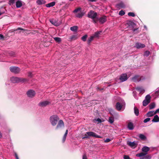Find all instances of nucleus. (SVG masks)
Wrapping results in <instances>:
<instances>
[{
	"mask_svg": "<svg viewBox=\"0 0 159 159\" xmlns=\"http://www.w3.org/2000/svg\"><path fill=\"white\" fill-rule=\"evenodd\" d=\"M136 89L139 91L140 93H141L142 94H143L145 92V90L140 87H138L136 88Z\"/></svg>",
	"mask_w": 159,
	"mask_h": 159,
	"instance_id": "22",
	"label": "nucleus"
},
{
	"mask_svg": "<svg viewBox=\"0 0 159 159\" xmlns=\"http://www.w3.org/2000/svg\"><path fill=\"white\" fill-rule=\"evenodd\" d=\"M88 35L87 34H85L81 38L82 40L84 42L86 40V39Z\"/></svg>",
	"mask_w": 159,
	"mask_h": 159,
	"instance_id": "38",
	"label": "nucleus"
},
{
	"mask_svg": "<svg viewBox=\"0 0 159 159\" xmlns=\"http://www.w3.org/2000/svg\"><path fill=\"white\" fill-rule=\"evenodd\" d=\"M143 78L142 77H140L139 76L136 75L132 78V80L134 82H139L142 80L143 79Z\"/></svg>",
	"mask_w": 159,
	"mask_h": 159,
	"instance_id": "11",
	"label": "nucleus"
},
{
	"mask_svg": "<svg viewBox=\"0 0 159 159\" xmlns=\"http://www.w3.org/2000/svg\"><path fill=\"white\" fill-rule=\"evenodd\" d=\"M36 2L39 5H42L45 3L46 2L43 0H37Z\"/></svg>",
	"mask_w": 159,
	"mask_h": 159,
	"instance_id": "23",
	"label": "nucleus"
},
{
	"mask_svg": "<svg viewBox=\"0 0 159 159\" xmlns=\"http://www.w3.org/2000/svg\"><path fill=\"white\" fill-rule=\"evenodd\" d=\"M94 39V38L93 37V36L92 35L88 39L87 41L88 43L89 44L91 43V42Z\"/></svg>",
	"mask_w": 159,
	"mask_h": 159,
	"instance_id": "26",
	"label": "nucleus"
},
{
	"mask_svg": "<svg viewBox=\"0 0 159 159\" xmlns=\"http://www.w3.org/2000/svg\"><path fill=\"white\" fill-rule=\"evenodd\" d=\"M96 20L100 24H103L107 20V17L105 16H102L100 18H98Z\"/></svg>",
	"mask_w": 159,
	"mask_h": 159,
	"instance_id": "6",
	"label": "nucleus"
},
{
	"mask_svg": "<svg viewBox=\"0 0 159 159\" xmlns=\"http://www.w3.org/2000/svg\"><path fill=\"white\" fill-rule=\"evenodd\" d=\"M146 155V153H145L144 152H141L137 154L136 155V156L137 157H142L145 156Z\"/></svg>",
	"mask_w": 159,
	"mask_h": 159,
	"instance_id": "30",
	"label": "nucleus"
},
{
	"mask_svg": "<svg viewBox=\"0 0 159 159\" xmlns=\"http://www.w3.org/2000/svg\"><path fill=\"white\" fill-rule=\"evenodd\" d=\"M26 79L16 77H12L11 78V81L13 83H17L20 82H24Z\"/></svg>",
	"mask_w": 159,
	"mask_h": 159,
	"instance_id": "4",
	"label": "nucleus"
},
{
	"mask_svg": "<svg viewBox=\"0 0 159 159\" xmlns=\"http://www.w3.org/2000/svg\"><path fill=\"white\" fill-rule=\"evenodd\" d=\"M151 158V156L150 155H148L145 156L143 158H140V159H150Z\"/></svg>",
	"mask_w": 159,
	"mask_h": 159,
	"instance_id": "40",
	"label": "nucleus"
},
{
	"mask_svg": "<svg viewBox=\"0 0 159 159\" xmlns=\"http://www.w3.org/2000/svg\"><path fill=\"white\" fill-rule=\"evenodd\" d=\"M15 0H9V3L10 5H13L15 2Z\"/></svg>",
	"mask_w": 159,
	"mask_h": 159,
	"instance_id": "42",
	"label": "nucleus"
},
{
	"mask_svg": "<svg viewBox=\"0 0 159 159\" xmlns=\"http://www.w3.org/2000/svg\"><path fill=\"white\" fill-rule=\"evenodd\" d=\"M134 24V23L130 21H127L126 23V25L128 26H133Z\"/></svg>",
	"mask_w": 159,
	"mask_h": 159,
	"instance_id": "29",
	"label": "nucleus"
},
{
	"mask_svg": "<svg viewBox=\"0 0 159 159\" xmlns=\"http://www.w3.org/2000/svg\"><path fill=\"white\" fill-rule=\"evenodd\" d=\"M150 102L146 100H144L143 102V105L144 106H146Z\"/></svg>",
	"mask_w": 159,
	"mask_h": 159,
	"instance_id": "39",
	"label": "nucleus"
},
{
	"mask_svg": "<svg viewBox=\"0 0 159 159\" xmlns=\"http://www.w3.org/2000/svg\"><path fill=\"white\" fill-rule=\"evenodd\" d=\"M139 137L141 139L144 140L146 139V136L143 134H140L139 135Z\"/></svg>",
	"mask_w": 159,
	"mask_h": 159,
	"instance_id": "35",
	"label": "nucleus"
},
{
	"mask_svg": "<svg viewBox=\"0 0 159 159\" xmlns=\"http://www.w3.org/2000/svg\"><path fill=\"white\" fill-rule=\"evenodd\" d=\"M15 156L16 158H17L18 157L17 154L16 153L15 154Z\"/></svg>",
	"mask_w": 159,
	"mask_h": 159,
	"instance_id": "58",
	"label": "nucleus"
},
{
	"mask_svg": "<svg viewBox=\"0 0 159 159\" xmlns=\"http://www.w3.org/2000/svg\"><path fill=\"white\" fill-rule=\"evenodd\" d=\"M89 136H91L96 138H102V137L98 135L97 134L93 132H88L86 133L85 136L83 138V139L88 138Z\"/></svg>",
	"mask_w": 159,
	"mask_h": 159,
	"instance_id": "3",
	"label": "nucleus"
},
{
	"mask_svg": "<svg viewBox=\"0 0 159 159\" xmlns=\"http://www.w3.org/2000/svg\"><path fill=\"white\" fill-rule=\"evenodd\" d=\"M22 3L21 1L18 0L16 2V6L17 8H19L22 6Z\"/></svg>",
	"mask_w": 159,
	"mask_h": 159,
	"instance_id": "18",
	"label": "nucleus"
},
{
	"mask_svg": "<svg viewBox=\"0 0 159 159\" xmlns=\"http://www.w3.org/2000/svg\"><path fill=\"white\" fill-rule=\"evenodd\" d=\"M114 121V118L113 117H110L109 118L108 121L110 124H112Z\"/></svg>",
	"mask_w": 159,
	"mask_h": 159,
	"instance_id": "31",
	"label": "nucleus"
},
{
	"mask_svg": "<svg viewBox=\"0 0 159 159\" xmlns=\"http://www.w3.org/2000/svg\"><path fill=\"white\" fill-rule=\"evenodd\" d=\"M68 130H66V132L65 134H66V135H67V134H68Z\"/></svg>",
	"mask_w": 159,
	"mask_h": 159,
	"instance_id": "56",
	"label": "nucleus"
},
{
	"mask_svg": "<svg viewBox=\"0 0 159 159\" xmlns=\"http://www.w3.org/2000/svg\"><path fill=\"white\" fill-rule=\"evenodd\" d=\"M155 106V104L154 103H152L149 105V109L151 110L154 108Z\"/></svg>",
	"mask_w": 159,
	"mask_h": 159,
	"instance_id": "33",
	"label": "nucleus"
},
{
	"mask_svg": "<svg viewBox=\"0 0 159 159\" xmlns=\"http://www.w3.org/2000/svg\"><path fill=\"white\" fill-rule=\"evenodd\" d=\"M16 159H19L18 157L17 158H16Z\"/></svg>",
	"mask_w": 159,
	"mask_h": 159,
	"instance_id": "61",
	"label": "nucleus"
},
{
	"mask_svg": "<svg viewBox=\"0 0 159 159\" xmlns=\"http://www.w3.org/2000/svg\"><path fill=\"white\" fill-rule=\"evenodd\" d=\"M73 13L78 18H81L84 15L85 13L82 11H73Z\"/></svg>",
	"mask_w": 159,
	"mask_h": 159,
	"instance_id": "5",
	"label": "nucleus"
},
{
	"mask_svg": "<svg viewBox=\"0 0 159 159\" xmlns=\"http://www.w3.org/2000/svg\"><path fill=\"white\" fill-rule=\"evenodd\" d=\"M128 15L129 16H131L132 17H134L135 16V14L133 12H129L128 13Z\"/></svg>",
	"mask_w": 159,
	"mask_h": 159,
	"instance_id": "43",
	"label": "nucleus"
},
{
	"mask_svg": "<svg viewBox=\"0 0 159 159\" xmlns=\"http://www.w3.org/2000/svg\"><path fill=\"white\" fill-rule=\"evenodd\" d=\"M124 159H130L128 155H124Z\"/></svg>",
	"mask_w": 159,
	"mask_h": 159,
	"instance_id": "48",
	"label": "nucleus"
},
{
	"mask_svg": "<svg viewBox=\"0 0 159 159\" xmlns=\"http://www.w3.org/2000/svg\"><path fill=\"white\" fill-rule=\"evenodd\" d=\"M135 47L136 48L139 49L145 47V45L144 44L138 43L135 44Z\"/></svg>",
	"mask_w": 159,
	"mask_h": 159,
	"instance_id": "14",
	"label": "nucleus"
},
{
	"mask_svg": "<svg viewBox=\"0 0 159 159\" xmlns=\"http://www.w3.org/2000/svg\"><path fill=\"white\" fill-rule=\"evenodd\" d=\"M155 112L156 114L157 113H159V108L156 110V111Z\"/></svg>",
	"mask_w": 159,
	"mask_h": 159,
	"instance_id": "53",
	"label": "nucleus"
},
{
	"mask_svg": "<svg viewBox=\"0 0 159 159\" xmlns=\"http://www.w3.org/2000/svg\"><path fill=\"white\" fill-rule=\"evenodd\" d=\"M97 16V13L93 11H90L88 14V17L93 19L92 21L94 24L97 23V20H96V18Z\"/></svg>",
	"mask_w": 159,
	"mask_h": 159,
	"instance_id": "1",
	"label": "nucleus"
},
{
	"mask_svg": "<svg viewBox=\"0 0 159 159\" xmlns=\"http://www.w3.org/2000/svg\"><path fill=\"white\" fill-rule=\"evenodd\" d=\"M128 127L130 130H132L134 129V125L132 123L129 122L128 124Z\"/></svg>",
	"mask_w": 159,
	"mask_h": 159,
	"instance_id": "24",
	"label": "nucleus"
},
{
	"mask_svg": "<svg viewBox=\"0 0 159 159\" xmlns=\"http://www.w3.org/2000/svg\"><path fill=\"white\" fill-rule=\"evenodd\" d=\"M150 120V118H147L144 120L143 122L144 123H146V122L149 121Z\"/></svg>",
	"mask_w": 159,
	"mask_h": 159,
	"instance_id": "45",
	"label": "nucleus"
},
{
	"mask_svg": "<svg viewBox=\"0 0 159 159\" xmlns=\"http://www.w3.org/2000/svg\"><path fill=\"white\" fill-rule=\"evenodd\" d=\"M123 106V104H121L120 103L117 102L116 104V108L118 111H120Z\"/></svg>",
	"mask_w": 159,
	"mask_h": 159,
	"instance_id": "17",
	"label": "nucleus"
},
{
	"mask_svg": "<svg viewBox=\"0 0 159 159\" xmlns=\"http://www.w3.org/2000/svg\"><path fill=\"white\" fill-rule=\"evenodd\" d=\"M59 119V118L57 116L54 115L50 117V121L51 124L54 126L56 125Z\"/></svg>",
	"mask_w": 159,
	"mask_h": 159,
	"instance_id": "2",
	"label": "nucleus"
},
{
	"mask_svg": "<svg viewBox=\"0 0 159 159\" xmlns=\"http://www.w3.org/2000/svg\"><path fill=\"white\" fill-rule=\"evenodd\" d=\"M101 32V31L97 32H95L93 35H92V36H93L94 38L98 37V35L100 34Z\"/></svg>",
	"mask_w": 159,
	"mask_h": 159,
	"instance_id": "25",
	"label": "nucleus"
},
{
	"mask_svg": "<svg viewBox=\"0 0 159 159\" xmlns=\"http://www.w3.org/2000/svg\"><path fill=\"white\" fill-rule=\"evenodd\" d=\"M54 39L57 42L59 43L61 41V39L59 37H55L54 38Z\"/></svg>",
	"mask_w": 159,
	"mask_h": 159,
	"instance_id": "37",
	"label": "nucleus"
},
{
	"mask_svg": "<svg viewBox=\"0 0 159 159\" xmlns=\"http://www.w3.org/2000/svg\"><path fill=\"white\" fill-rule=\"evenodd\" d=\"M150 148L147 146H144L142 148V151L143 152L145 153H146V154H147Z\"/></svg>",
	"mask_w": 159,
	"mask_h": 159,
	"instance_id": "16",
	"label": "nucleus"
},
{
	"mask_svg": "<svg viewBox=\"0 0 159 159\" xmlns=\"http://www.w3.org/2000/svg\"><path fill=\"white\" fill-rule=\"evenodd\" d=\"M78 36L77 35H72L70 38V40H75L77 39Z\"/></svg>",
	"mask_w": 159,
	"mask_h": 159,
	"instance_id": "32",
	"label": "nucleus"
},
{
	"mask_svg": "<svg viewBox=\"0 0 159 159\" xmlns=\"http://www.w3.org/2000/svg\"><path fill=\"white\" fill-rule=\"evenodd\" d=\"M151 99V97L150 95H147L145 97V99L144 100H146V101H148L149 102H150Z\"/></svg>",
	"mask_w": 159,
	"mask_h": 159,
	"instance_id": "34",
	"label": "nucleus"
},
{
	"mask_svg": "<svg viewBox=\"0 0 159 159\" xmlns=\"http://www.w3.org/2000/svg\"><path fill=\"white\" fill-rule=\"evenodd\" d=\"M134 112L136 116H138L139 114V109L136 107H134Z\"/></svg>",
	"mask_w": 159,
	"mask_h": 159,
	"instance_id": "28",
	"label": "nucleus"
},
{
	"mask_svg": "<svg viewBox=\"0 0 159 159\" xmlns=\"http://www.w3.org/2000/svg\"><path fill=\"white\" fill-rule=\"evenodd\" d=\"M32 74L31 72H29L28 73V76L30 77H32Z\"/></svg>",
	"mask_w": 159,
	"mask_h": 159,
	"instance_id": "51",
	"label": "nucleus"
},
{
	"mask_svg": "<svg viewBox=\"0 0 159 159\" xmlns=\"http://www.w3.org/2000/svg\"><path fill=\"white\" fill-rule=\"evenodd\" d=\"M83 159H87L86 155L85 154H84L83 155Z\"/></svg>",
	"mask_w": 159,
	"mask_h": 159,
	"instance_id": "50",
	"label": "nucleus"
},
{
	"mask_svg": "<svg viewBox=\"0 0 159 159\" xmlns=\"http://www.w3.org/2000/svg\"><path fill=\"white\" fill-rule=\"evenodd\" d=\"M50 103V102L48 101H44L39 103V105L41 107H45Z\"/></svg>",
	"mask_w": 159,
	"mask_h": 159,
	"instance_id": "12",
	"label": "nucleus"
},
{
	"mask_svg": "<svg viewBox=\"0 0 159 159\" xmlns=\"http://www.w3.org/2000/svg\"><path fill=\"white\" fill-rule=\"evenodd\" d=\"M125 13L124 11H120L119 12V14L120 16H123L125 14Z\"/></svg>",
	"mask_w": 159,
	"mask_h": 159,
	"instance_id": "44",
	"label": "nucleus"
},
{
	"mask_svg": "<svg viewBox=\"0 0 159 159\" xmlns=\"http://www.w3.org/2000/svg\"><path fill=\"white\" fill-rule=\"evenodd\" d=\"M64 126V123L63 121L61 120H60L58 122V124L56 127V129H58L61 128Z\"/></svg>",
	"mask_w": 159,
	"mask_h": 159,
	"instance_id": "9",
	"label": "nucleus"
},
{
	"mask_svg": "<svg viewBox=\"0 0 159 159\" xmlns=\"http://www.w3.org/2000/svg\"><path fill=\"white\" fill-rule=\"evenodd\" d=\"M67 135L64 134V135L63 136V142H64L66 140Z\"/></svg>",
	"mask_w": 159,
	"mask_h": 159,
	"instance_id": "47",
	"label": "nucleus"
},
{
	"mask_svg": "<svg viewBox=\"0 0 159 159\" xmlns=\"http://www.w3.org/2000/svg\"><path fill=\"white\" fill-rule=\"evenodd\" d=\"M2 137V134L0 132V138Z\"/></svg>",
	"mask_w": 159,
	"mask_h": 159,
	"instance_id": "59",
	"label": "nucleus"
},
{
	"mask_svg": "<svg viewBox=\"0 0 159 159\" xmlns=\"http://www.w3.org/2000/svg\"><path fill=\"white\" fill-rule=\"evenodd\" d=\"M156 114L155 112L153 111H151L148 112L147 114L148 117H151L154 115Z\"/></svg>",
	"mask_w": 159,
	"mask_h": 159,
	"instance_id": "20",
	"label": "nucleus"
},
{
	"mask_svg": "<svg viewBox=\"0 0 159 159\" xmlns=\"http://www.w3.org/2000/svg\"><path fill=\"white\" fill-rule=\"evenodd\" d=\"M128 79V77L127 74H123L121 75L119 78L121 82H123L126 81Z\"/></svg>",
	"mask_w": 159,
	"mask_h": 159,
	"instance_id": "7",
	"label": "nucleus"
},
{
	"mask_svg": "<svg viewBox=\"0 0 159 159\" xmlns=\"http://www.w3.org/2000/svg\"><path fill=\"white\" fill-rule=\"evenodd\" d=\"M135 30V29H134V30H133L134 31Z\"/></svg>",
	"mask_w": 159,
	"mask_h": 159,
	"instance_id": "62",
	"label": "nucleus"
},
{
	"mask_svg": "<svg viewBox=\"0 0 159 159\" xmlns=\"http://www.w3.org/2000/svg\"><path fill=\"white\" fill-rule=\"evenodd\" d=\"M27 94L29 97L32 98L35 96V93L34 91L30 90L27 92Z\"/></svg>",
	"mask_w": 159,
	"mask_h": 159,
	"instance_id": "10",
	"label": "nucleus"
},
{
	"mask_svg": "<svg viewBox=\"0 0 159 159\" xmlns=\"http://www.w3.org/2000/svg\"><path fill=\"white\" fill-rule=\"evenodd\" d=\"M82 8L80 7H78L75 9L74 10H81Z\"/></svg>",
	"mask_w": 159,
	"mask_h": 159,
	"instance_id": "52",
	"label": "nucleus"
},
{
	"mask_svg": "<svg viewBox=\"0 0 159 159\" xmlns=\"http://www.w3.org/2000/svg\"><path fill=\"white\" fill-rule=\"evenodd\" d=\"M17 30H24L22 28H18Z\"/></svg>",
	"mask_w": 159,
	"mask_h": 159,
	"instance_id": "55",
	"label": "nucleus"
},
{
	"mask_svg": "<svg viewBox=\"0 0 159 159\" xmlns=\"http://www.w3.org/2000/svg\"><path fill=\"white\" fill-rule=\"evenodd\" d=\"M50 21L52 24L56 26H59L60 25V23H59L57 21L55 20H54V19H50Z\"/></svg>",
	"mask_w": 159,
	"mask_h": 159,
	"instance_id": "15",
	"label": "nucleus"
},
{
	"mask_svg": "<svg viewBox=\"0 0 159 159\" xmlns=\"http://www.w3.org/2000/svg\"><path fill=\"white\" fill-rule=\"evenodd\" d=\"M10 71L15 73H18L20 71L19 68L15 66L11 67L10 68Z\"/></svg>",
	"mask_w": 159,
	"mask_h": 159,
	"instance_id": "8",
	"label": "nucleus"
},
{
	"mask_svg": "<svg viewBox=\"0 0 159 159\" xmlns=\"http://www.w3.org/2000/svg\"><path fill=\"white\" fill-rule=\"evenodd\" d=\"M90 1H91V2H95L97 0H89Z\"/></svg>",
	"mask_w": 159,
	"mask_h": 159,
	"instance_id": "57",
	"label": "nucleus"
},
{
	"mask_svg": "<svg viewBox=\"0 0 159 159\" xmlns=\"http://www.w3.org/2000/svg\"><path fill=\"white\" fill-rule=\"evenodd\" d=\"M0 38L1 39H3V35L1 34H0Z\"/></svg>",
	"mask_w": 159,
	"mask_h": 159,
	"instance_id": "54",
	"label": "nucleus"
},
{
	"mask_svg": "<svg viewBox=\"0 0 159 159\" xmlns=\"http://www.w3.org/2000/svg\"><path fill=\"white\" fill-rule=\"evenodd\" d=\"M98 121L99 123H101L102 122V121L100 118H98L97 119H95L94 120V121Z\"/></svg>",
	"mask_w": 159,
	"mask_h": 159,
	"instance_id": "46",
	"label": "nucleus"
},
{
	"mask_svg": "<svg viewBox=\"0 0 159 159\" xmlns=\"http://www.w3.org/2000/svg\"><path fill=\"white\" fill-rule=\"evenodd\" d=\"M152 121L154 122H157L159 121V117L157 115H155Z\"/></svg>",
	"mask_w": 159,
	"mask_h": 159,
	"instance_id": "19",
	"label": "nucleus"
},
{
	"mask_svg": "<svg viewBox=\"0 0 159 159\" xmlns=\"http://www.w3.org/2000/svg\"><path fill=\"white\" fill-rule=\"evenodd\" d=\"M116 7L117 8L120 9L121 8H125V5L124 3L121 2L117 4L116 5Z\"/></svg>",
	"mask_w": 159,
	"mask_h": 159,
	"instance_id": "13",
	"label": "nucleus"
},
{
	"mask_svg": "<svg viewBox=\"0 0 159 159\" xmlns=\"http://www.w3.org/2000/svg\"><path fill=\"white\" fill-rule=\"evenodd\" d=\"M56 3L55 2H51L46 4L45 6L47 7H51L55 5Z\"/></svg>",
	"mask_w": 159,
	"mask_h": 159,
	"instance_id": "21",
	"label": "nucleus"
},
{
	"mask_svg": "<svg viewBox=\"0 0 159 159\" xmlns=\"http://www.w3.org/2000/svg\"><path fill=\"white\" fill-rule=\"evenodd\" d=\"M128 145L129 146H131V147H133L135 145L136 143L134 142H129L128 143Z\"/></svg>",
	"mask_w": 159,
	"mask_h": 159,
	"instance_id": "36",
	"label": "nucleus"
},
{
	"mask_svg": "<svg viewBox=\"0 0 159 159\" xmlns=\"http://www.w3.org/2000/svg\"><path fill=\"white\" fill-rule=\"evenodd\" d=\"M78 27L77 26H73L70 28V30L74 32H76L77 30Z\"/></svg>",
	"mask_w": 159,
	"mask_h": 159,
	"instance_id": "27",
	"label": "nucleus"
},
{
	"mask_svg": "<svg viewBox=\"0 0 159 159\" xmlns=\"http://www.w3.org/2000/svg\"><path fill=\"white\" fill-rule=\"evenodd\" d=\"M111 141V139H107L105 141V143H107Z\"/></svg>",
	"mask_w": 159,
	"mask_h": 159,
	"instance_id": "49",
	"label": "nucleus"
},
{
	"mask_svg": "<svg viewBox=\"0 0 159 159\" xmlns=\"http://www.w3.org/2000/svg\"><path fill=\"white\" fill-rule=\"evenodd\" d=\"M150 52L148 51H146L144 54V55L146 57L148 56L150 54Z\"/></svg>",
	"mask_w": 159,
	"mask_h": 159,
	"instance_id": "41",
	"label": "nucleus"
},
{
	"mask_svg": "<svg viewBox=\"0 0 159 159\" xmlns=\"http://www.w3.org/2000/svg\"><path fill=\"white\" fill-rule=\"evenodd\" d=\"M2 13H3V12H0V16L2 14Z\"/></svg>",
	"mask_w": 159,
	"mask_h": 159,
	"instance_id": "60",
	"label": "nucleus"
}]
</instances>
